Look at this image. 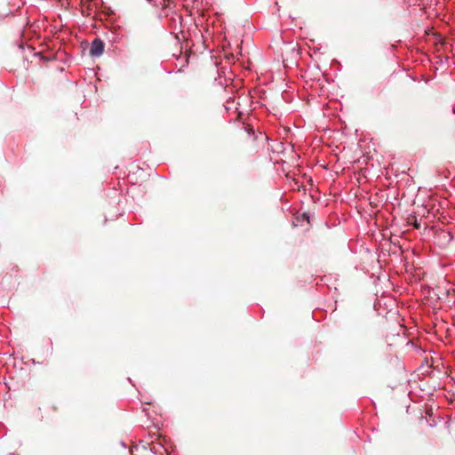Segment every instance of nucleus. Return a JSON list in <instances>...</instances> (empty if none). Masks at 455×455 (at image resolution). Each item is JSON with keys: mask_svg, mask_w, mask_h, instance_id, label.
Wrapping results in <instances>:
<instances>
[{"mask_svg": "<svg viewBox=\"0 0 455 455\" xmlns=\"http://www.w3.org/2000/svg\"><path fill=\"white\" fill-rule=\"evenodd\" d=\"M413 225H414V228H419L420 223H419V222L417 221V220H415V221H414Z\"/></svg>", "mask_w": 455, "mask_h": 455, "instance_id": "obj_4", "label": "nucleus"}, {"mask_svg": "<svg viewBox=\"0 0 455 455\" xmlns=\"http://www.w3.org/2000/svg\"><path fill=\"white\" fill-rule=\"evenodd\" d=\"M104 52V43L99 39L96 38L92 41L90 48V54L92 56H100Z\"/></svg>", "mask_w": 455, "mask_h": 455, "instance_id": "obj_3", "label": "nucleus"}, {"mask_svg": "<svg viewBox=\"0 0 455 455\" xmlns=\"http://www.w3.org/2000/svg\"><path fill=\"white\" fill-rule=\"evenodd\" d=\"M53 411H57V407L56 406H53Z\"/></svg>", "mask_w": 455, "mask_h": 455, "instance_id": "obj_6", "label": "nucleus"}, {"mask_svg": "<svg viewBox=\"0 0 455 455\" xmlns=\"http://www.w3.org/2000/svg\"><path fill=\"white\" fill-rule=\"evenodd\" d=\"M435 237L440 246H445L452 240L453 236L447 229H435Z\"/></svg>", "mask_w": 455, "mask_h": 455, "instance_id": "obj_1", "label": "nucleus"}, {"mask_svg": "<svg viewBox=\"0 0 455 455\" xmlns=\"http://www.w3.org/2000/svg\"><path fill=\"white\" fill-rule=\"evenodd\" d=\"M314 219H315L314 216L311 217L307 212H298L296 213L295 226L313 225Z\"/></svg>", "mask_w": 455, "mask_h": 455, "instance_id": "obj_2", "label": "nucleus"}, {"mask_svg": "<svg viewBox=\"0 0 455 455\" xmlns=\"http://www.w3.org/2000/svg\"><path fill=\"white\" fill-rule=\"evenodd\" d=\"M86 8H87V11L89 12V11H90V9H91V4H87V6H86Z\"/></svg>", "mask_w": 455, "mask_h": 455, "instance_id": "obj_5", "label": "nucleus"}]
</instances>
